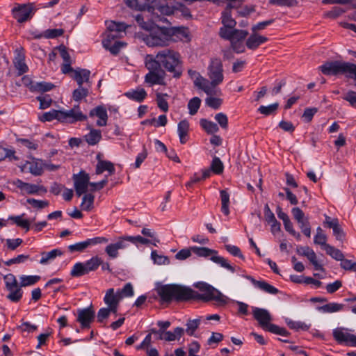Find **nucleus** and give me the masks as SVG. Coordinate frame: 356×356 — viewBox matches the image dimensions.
I'll return each mask as SVG.
<instances>
[{
  "instance_id": "f257e3e1",
  "label": "nucleus",
  "mask_w": 356,
  "mask_h": 356,
  "mask_svg": "<svg viewBox=\"0 0 356 356\" xmlns=\"http://www.w3.org/2000/svg\"><path fill=\"white\" fill-rule=\"evenodd\" d=\"M184 30L177 27L159 26L154 24L147 33H138V38L150 47H165L176 40L175 36L183 35Z\"/></svg>"
},
{
  "instance_id": "f03ea898",
  "label": "nucleus",
  "mask_w": 356,
  "mask_h": 356,
  "mask_svg": "<svg viewBox=\"0 0 356 356\" xmlns=\"http://www.w3.org/2000/svg\"><path fill=\"white\" fill-rule=\"evenodd\" d=\"M162 302H170L188 301L191 300L192 289L179 284H165L157 289Z\"/></svg>"
},
{
  "instance_id": "7ed1b4c3",
  "label": "nucleus",
  "mask_w": 356,
  "mask_h": 356,
  "mask_svg": "<svg viewBox=\"0 0 356 356\" xmlns=\"http://www.w3.org/2000/svg\"><path fill=\"white\" fill-rule=\"evenodd\" d=\"M87 115L83 114L80 110L79 105H74L72 108L67 111H62L58 110H51L46 112L40 117L42 122H50L54 119L61 122L74 123L76 122H82L87 120Z\"/></svg>"
},
{
  "instance_id": "20e7f679",
  "label": "nucleus",
  "mask_w": 356,
  "mask_h": 356,
  "mask_svg": "<svg viewBox=\"0 0 356 356\" xmlns=\"http://www.w3.org/2000/svg\"><path fill=\"white\" fill-rule=\"evenodd\" d=\"M156 58L167 71L173 74V77L179 78L181 76L182 66L179 52L170 49H165L158 52Z\"/></svg>"
},
{
  "instance_id": "39448f33",
  "label": "nucleus",
  "mask_w": 356,
  "mask_h": 356,
  "mask_svg": "<svg viewBox=\"0 0 356 356\" xmlns=\"http://www.w3.org/2000/svg\"><path fill=\"white\" fill-rule=\"evenodd\" d=\"M321 72L327 76L344 75L346 78L356 76V65L341 60L327 61L319 67Z\"/></svg>"
},
{
  "instance_id": "423d86ee",
  "label": "nucleus",
  "mask_w": 356,
  "mask_h": 356,
  "mask_svg": "<svg viewBox=\"0 0 356 356\" xmlns=\"http://www.w3.org/2000/svg\"><path fill=\"white\" fill-rule=\"evenodd\" d=\"M194 286L200 290L201 293L192 289L191 300H200L204 302L215 301L220 305L226 304L227 297L211 285L205 282H197Z\"/></svg>"
},
{
  "instance_id": "0eeeda50",
  "label": "nucleus",
  "mask_w": 356,
  "mask_h": 356,
  "mask_svg": "<svg viewBox=\"0 0 356 356\" xmlns=\"http://www.w3.org/2000/svg\"><path fill=\"white\" fill-rule=\"evenodd\" d=\"M126 4L138 10L154 12L157 10L163 15H170L173 13V8L168 6L166 0H150L148 3H140L138 0H124Z\"/></svg>"
},
{
  "instance_id": "6e6552de",
  "label": "nucleus",
  "mask_w": 356,
  "mask_h": 356,
  "mask_svg": "<svg viewBox=\"0 0 356 356\" xmlns=\"http://www.w3.org/2000/svg\"><path fill=\"white\" fill-rule=\"evenodd\" d=\"M191 250L193 253L199 257H207L211 256L210 259L219 264L221 267H223L232 273L235 272V268L231 266L224 257L218 256L216 250L210 249L207 247H191Z\"/></svg>"
},
{
  "instance_id": "1a4fd4ad",
  "label": "nucleus",
  "mask_w": 356,
  "mask_h": 356,
  "mask_svg": "<svg viewBox=\"0 0 356 356\" xmlns=\"http://www.w3.org/2000/svg\"><path fill=\"white\" fill-rule=\"evenodd\" d=\"M127 27L124 23L110 22L107 25L106 38L102 40L103 46H108L109 43L118 41L117 39L121 37V33L125 32Z\"/></svg>"
},
{
  "instance_id": "9d476101",
  "label": "nucleus",
  "mask_w": 356,
  "mask_h": 356,
  "mask_svg": "<svg viewBox=\"0 0 356 356\" xmlns=\"http://www.w3.org/2000/svg\"><path fill=\"white\" fill-rule=\"evenodd\" d=\"M208 76L211 84L218 86L223 81L222 63L219 58H213L208 67Z\"/></svg>"
},
{
  "instance_id": "9b49d317",
  "label": "nucleus",
  "mask_w": 356,
  "mask_h": 356,
  "mask_svg": "<svg viewBox=\"0 0 356 356\" xmlns=\"http://www.w3.org/2000/svg\"><path fill=\"white\" fill-rule=\"evenodd\" d=\"M13 17L19 23H24L32 18L34 15L33 3L17 5L12 10Z\"/></svg>"
},
{
  "instance_id": "f8f14e48",
  "label": "nucleus",
  "mask_w": 356,
  "mask_h": 356,
  "mask_svg": "<svg viewBox=\"0 0 356 356\" xmlns=\"http://www.w3.org/2000/svg\"><path fill=\"white\" fill-rule=\"evenodd\" d=\"M76 194L79 197L88 191L90 186V177L85 171H80L79 174L73 175Z\"/></svg>"
},
{
  "instance_id": "ddd939ff",
  "label": "nucleus",
  "mask_w": 356,
  "mask_h": 356,
  "mask_svg": "<svg viewBox=\"0 0 356 356\" xmlns=\"http://www.w3.org/2000/svg\"><path fill=\"white\" fill-rule=\"evenodd\" d=\"M220 38L222 39L232 41L243 42L247 38L249 33L245 30L232 29V30L226 29L225 28H220L218 33Z\"/></svg>"
},
{
  "instance_id": "4468645a",
  "label": "nucleus",
  "mask_w": 356,
  "mask_h": 356,
  "mask_svg": "<svg viewBox=\"0 0 356 356\" xmlns=\"http://www.w3.org/2000/svg\"><path fill=\"white\" fill-rule=\"evenodd\" d=\"M333 337L339 344L356 346V336L346 331L343 327H337L333 330Z\"/></svg>"
},
{
  "instance_id": "2eb2a0df",
  "label": "nucleus",
  "mask_w": 356,
  "mask_h": 356,
  "mask_svg": "<svg viewBox=\"0 0 356 356\" xmlns=\"http://www.w3.org/2000/svg\"><path fill=\"white\" fill-rule=\"evenodd\" d=\"M252 314L255 320H257L264 330H268L270 325H273L270 323L272 321V316L270 312L263 308L252 307Z\"/></svg>"
},
{
  "instance_id": "dca6fc26",
  "label": "nucleus",
  "mask_w": 356,
  "mask_h": 356,
  "mask_svg": "<svg viewBox=\"0 0 356 356\" xmlns=\"http://www.w3.org/2000/svg\"><path fill=\"white\" fill-rule=\"evenodd\" d=\"M95 316V312L91 307L82 309L78 311L77 321L80 323L81 328H89Z\"/></svg>"
},
{
  "instance_id": "f3484780",
  "label": "nucleus",
  "mask_w": 356,
  "mask_h": 356,
  "mask_svg": "<svg viewBox=\"0 0 356 356\" xmlns=\"http://www.w3.org/2000/svg\"><path fill=\"white\" fill-rule=\"evenodd\" d=\"M236 8V5L232 3H227L225 10L222 12L221 22L223 24L222 28L231 30L234 29L236 22L232 16V10Z\"/></svg>"
},
{
  "instance_id": "a211bd4d",
  "label": "nucleus",
  "mask_w": 356,
  "mask_h": 356,
  "mask_svg": "<svg viewBox=\"0 0 356 356\" xmlns=\"http://www.w3.org/2000/svg\"><path fill=\"white\" fill-rule=\"evenodd\" d=\"M325 224L327 225L329 228L332 229L333 235L335 236L336 239L341 243H343L345 239L346 234L340 227L338 219L332 218L331 217L325 215Z\"/></svg>"
},
{
  "instance_id": "6ab92c4d",
  "label": "nucleus",
  "mask_w": 356,
  "mask_h": 356,
  "mask_svg": "<svg viewBox=\"0 0 356 356\" xmlns=\"http://www.w3.org/2000/svg\"><path fill=\"white\" fill-rule=\"evenodd\" d=\"M128 243H126L124 239L122 237H119L118 240L113 243L108 244L105 248V252L111 259H115L118 257V250L120 249H125L128 246Z\"/></svg>"
},
{
  "instance_id": "aec40b11",
  "label": "nucleus",
  "mask_w": 356,
  "mask_h": 356,
  "mask_svg": "<svg viewBox=\"0 0 356 356\" xmlns=\"http://www.w3.org/2000/svg\"><path fill=\"white\" fill-rule=\"evenodd\" d=\"M246 278L249 280L255 287L265 291L266 293L273 295L279 293V290L277 288L264 280H257L250 275L247 276Z\"/></svg>"
},
{
  "instance_id": "412c9836",
  "label": "nucleus",
  "mask_w": 356,
  "mask_h": 356,
  "mask_svg": "<svg viewBox=\"0 0 356 356\" xmlns=\"http://www.w3.org/2000/svg\"><path fill=\"white\" fill-rule=\"evenodd\" d=\"M90 116H97L99 120L97 121V125L104 127L106 125L108 115L106 109L103 106H98L90 111Z\"/></svg>"
},
{
  "instance_id": "4be33fe9",
  "label": "nucleus",
  "mask_w": 356,
  "mask_h": 356,
  "mask_svg": "<svg viewBox=\"0 0 356 356\" xmlns=\"http://www.w3.org/2000/svg\"><path fill=\"white\" fill-rule=\"evenodd\" d=\"M166 74L164 70H160L159 72H151L146 74L145 81L152 85L159 84L165 85V76Z\"/></svg>"
},
{
  "instance_id": "5701e85b",
  "label": "nucleus",
  "mask_w": 356,
  "mask_h": 356,
  "mask_svg": "<svg viewBox=\"0 0 356 356\" xmlns=\"http://www.w3.org/2000/svg\"><path fill=\"white\" fill-rule=\"evenodd\" d=\"M60 56L63 59V63L61 66V71L63 74H67L73 71V68L71 67L72 61L71 57L67 51L65 46L61 45L58 48Z\"/></svg>"
},
{
  "instance_id": "b1692460",
  "label": "nucleus",
  "mask_w": 356,
  "mask_h": 356,
  "mask_svg": "<svg viewBox=\"0 0 356 356\" xmlns=\"http://www.w3.org/2000/svg\"><path fill=\"white\" fill-rule=\"evenodd\" d=\"M268 38L264 35H259L256 33H253L246 40V46L248 49L254 50L259 47V46L268 41Z\"/></svg>"
},
{
  "instance_id": "393cba45",
  "label": "nucleus",
  "mask_w": 356,
  "mask_h": 356,
  "mask_svg": "<svg viewBox=\"0 0 356 356\" xmlns=\"http://www.w3.org/2000/svg\"><path fill=\"white\" fill-rule=\"evenodd\" d=\"M73 72L72 78L76 81L79 86L83 85V82L88 83L90 79V72L86 69H76Z\"/></svg>"
},
{
  "instance_id": "a878e982",
  "label": "nucleus",
  "mask_w": 356,
  "mask_h": 356,
  "mask_svg": "<svg viewBox=\"0 0 356 356\" xmlns=\"http://www.w3.org/2000/svg\"><path fill=\"white\" fill-rule=\"evenodd\" d=\"M189 131V123L186 120L180 121L177 126V131L179 136L180 143L185 144L188 140V134Z\"/></svg>"
},
{
  "instance_id": "bb28decb",
  "label": "nucleus",
  "mask_w": 356,
  "mask_h": 356,
  "mask_svg": "<svg viewBox=\"0 0 356 356\" xmlns=\"http://www.w3.org/2000/svg\"><path fill=\"white\" fill-rule=\"evenodd\" d=\"M95 171L97 175H100L104 171H108L110 175H112L115 172V167L111 161L99 160L96 165Z\"/></svg>"
},
{
  "instance_id": "cd10ccee",
  "label": "nucleus",
  "mask_w": 356,
  "mask_h": 356,
  "mask_svg": "<svg viewBox=\"0 0 356 356\" xmlns=\"http://www.w3.org/2000/svg\"><path fill=\"white\" fill-rule=\"evenodd\" d=\"M121 300V296H120L118 292L117 291L116 293H115L114 289L113 288L107 290L104 298V301L106 305H119V302Z\"/></svg>"
},
{
  "instance_id": "c85d7f7f",
  "label": "nucleus",
  "mask_w": 356,
  "mask_h": 356,
  "mask_svg": "<svg viewBox=\"0 0 356 356\" xmlns=\"http://www.w3.org/2000/svg\"><path fill=\"white\" fill-rule=\"evenodd\" d=\"M102 139V132L100 130L90 129V132L85 136V140L90 145H97Z\"/></svg>"
},
{
  "instance_id": "c756f323",
  "label": "nucleus",
  "mask_w": 356,
  "mask_h": 356,
  "mask_svg": "<svg viewBox=\"0 0 356 356\" xmlns=\"http://www.w3.org/2000/svg\"><path fill=\"white\" fill-rule=\"evenodd\" d=\"M125 95L131 99L141 102L146 97L147 92L143 88H140L136 90L129 91L125 93Z\"/></svg>"
},
{
  "instance_id": "7c9ffc66",
  "label": "nucleus",
  "mask_w": 356,
  "mask_h": 356,
  "mask_svg": "<svg viewBox=\"0 0 356 356\" xmlns=\"http://www.w3.org/2000/svg\"><path fill=\"white\" fill-rule=\"evenodd\" d=\"M95 196L90 193L85 194L82 197L81 209L86 211H91L94 207Z\"/></svg>"
},
{
  "instance_id": "2f4dec72",
  "label": "nucleus",
  "mask_w": 356,
  "mask_h": 356,
  "mask_svg": "<svg viewBox=\"0 0 356 356\" xmlns=\"http://www.w3.org/2000/svg\"><path fill=\"white\" fill-rule=\"evenodd\" d=\"M200 125L202 129L209 134H213L219 131V128L213 122L207 120V119L200 120Z\"/></svg>"
},
{
  "instance_id": "473e14b6",
  "label": "nucleus",
  "mask_w": 356,
  "mask_h": 356,
  "mask_svg": "<svg viewBox=\"0 0 356 356\" xmlns=\"http://www.w3.org/2000/svg\"><path fill=\"white\" fill-rule=\"evenodd\" d=\"M344 305L343 304L337 303V302H331L326 304L325 305L321 306L318 307L319 311H321L325 313H333L339 312L343 309Z\"/></svg>"
},
{
  "instance_id": "72a5a7b5",
  "label": "nucleus",
  "mask_w": 356,
  "mask_h": 356,
  "mask_svg": "<svg viewBox=\"0 0 356 356\" xmlns=\"http://www.w3.org/2000/svg\"><path fill=\"white\" fill-rule=\"evenodd\" d=\"M41 254L42 258L40 263L41 264H46L49 261L54 259L56 257L62 255L63 252L58 249H54L48 252H43Z\"/></svg>"
},
{
  "instance_id": "f704fd0d",
  "label": "nucleus",
  "mask_w": 356,
  "mask_h": 356,
  "mask_svg": "<svg viewBox=\"0 0 356 356\" xmlns=\"http://www.w3.org/2000/svg\"><path fill=\"white\" fill-rule=\"evenodd\" d=\"M24 191L29 195H35L39 193H46L47 190L44 186L26 183Z\"/></svg>"
},
{
  "instance_id": "c9c22d12",
  "label": "nucleus",
  "mask_w": 356,
  "mask_h": 356,
  "mask_svg": "<svg viewBox=\"0 0 356 356\" xmlns=\"http://www.w3.org/2000/svg\"><path fill=\"white\" fill-rule=\"evenodd\" d=\"M89 273L84 263L78 262L75 264L71 270L70 275L72 277H78Z\"/></svg>"
},
{
  "instance_id": "e433bc0d",
  "label": "nucleus",
  "mask_w": 356,
  "mask_h": 356,
  "mask_svg": "<svg viewBox=\"0 0 356 356\" xmlns=\"http://www.w3.org/2000/svg\"><path fill=\"white\" fill-rule=\"evenodd\" d=\"M29 172L35 175L40 176L43 173V161H33L28 163Z\"/></svg>"
},
{
  "instance_id": "4c0bfd02",
  "label": "nucleus",
  "mask_w": 356,
  "mask_h": 356,
  "mask_svg": "<svg viewBox=\"0 0 356 356\" xmlns=\"http://www.w3.org/2000/svg\"><path fill=\"white\" fill-rule=\"evenodd\" d=\"M9 291V293L7 295V298L13 302H19L22 297L23 292L21 289V286H17V287H13V289H7Z\"/></svg>"
},
{
  "instance_id": "58836bf2",
  "label": "nucleus",
  "mask_w": 356,
  "mask_h": 356,
  "mask_svg": "<svg viewBox=\"0 0 356 356\" xmlns=\"http://www.w3.org/2000/svg\"><path fill=\"white\" fill-rule=\"evenodd\" d=\"M222 213L227 216L229 213V195L226 190H222L220 192Z\"/></svg>"
},
{
  "instance_id": "ea45409f",
  "label": "nucleus",
  "mask_w": 356,
  "mask_h": 356,
  "mask_svg": "<svg viewBox=\"0 0 356 356\" xmlns=\"http://www.w3.org/2000/svg\"><path fill=\"white\" fill-rule=\"evenodd\" d=\"M327 236L323 233L322 229L318 227L316 229V234L314 236V242L316 244L320 245L323 247V250H326V245H330L326 243Z\"/></svg>"
},
{
  "instance_id": "a19ab883",
  "label": "nucleus",
  "mask_w": 356,
  "mask_h": 356,
  "mask_svg": "<svg viewBox=\"0 0 356 356\" xmlns=\"http://www.w3.org/2000/svg\"><path fill=\"white\" fill-rule=\"evenodd\" d=\"M54 87L55 86L51 83L42 81L32 85L31 88L33 91L44 92L52 90Z\"/></svg>"
},
{
  "instance_id": "79ce46f5",
  "label": "nucleus",
  "mask_w": 356,
  "mask_h": 356,
  "mask_svg": "<svg viewBox=\"0 0 356 356\" xmlns=\"http://www.w3.org/2000/svg\"><path fill=\"white\" fill-rule=\"evenodd\" d=\"M40 280L38 275H22L20 277V286L24 287L33 285Z\"/></svg>"
},
{
  "instance_id": "37998d69",
  "label": "nucleus",
  "mask_w": 356,
  "mask_h": 356,
  "mask_svg": "<svg viewBox=\"0 0 356 356\" xmlns=\"http://www.w3.org/2000/svg\"><path fill=\"white\" fill-rule=\"evenodd\" d=\"M325 251L326 252L327 254L330 255L332 258L337 261H341L344 258V255L340 250L337 249L330 245H326V250Z\"/></svg>"
},
{
  "instance_id": "c03bdc74",
  "label": "nucleus",
  "mask_w": 356,
  "mask_h": 356,
  "mask_svg": "<svg viewBox=\"0 0 356 356\" xmlns=\"http://www.w3.org/2000/svg\"><path fill=\"white\" fill-rule=\"evenodd\" d=\"M88 272L95 271L102 264V260L98 256L92 257L90 260L84 263Z\"/></svg>"
},
{
  "instance_id": "a18cd8bd",
  "label": "nucleus",
  "mask_w": 356,
  "mask_h": 356,
  "mask_svg": "<svg viewBox=\"0 0 356 356\" xmlns=\"http://www.w3.org/2000/svg\"><path fill=\"white\" fill-rule=\"evenodd\" d=\"M217 86H214L211 84V81H209V80L204 79L197 86L199 88L204 90V92L207 94L208 95H211L214 94V88Z\"/></svg>"
},
{
  "instance_id": "49530a36",
  "label": "nucleus",
  "mask_w": 356,
  "mask_h": 356,
  "mask_svg": "<svg viewBox=\"0 0 356 356\" xmlns=\"http://www.w3.org/2000/svg\"><path fill=\"white\" fill-rule=\"evenodd\" d=\"M278 107H279V104L274 103V104L268 105V106H259V108H258V111L264 115H273L276 113Z\"/></svg>"
},
{
  "instance_id": "de8ad7c7",
  "label": "nucleus",
  "mask_w": 356,
  "mask_h": 356,
  "mask_svg": "<svg viewBox=\"0 0 356 356\" xmlns=\"http://www.w3.org/2000/svg\"><path fill=\"white\" fill-rule=\"evenodd\" d=\"M88 95V90L83 87V85L79 86L72 93V98L74 101L78 102L86 97Z\"/></svg>"
},
{
  "instance_id": "09e8293b",
  "label": "nucleus",
  "mask_w": 356,
  "mask_h": 356,
  "mask_svg": "<svg viewBox=\"0 0 356 356\" xmlns=\"http://www.w3.org/2000/svg\"><path fill=\"white\" fill-rule=\"evenodd\" d=\"M165 97H168L167 94L164 93H156V102L158 107L163 112L168 111V103L165 99Z\"/></svg>"
},
{
  "instance_id": "8fccbe9b",
  "label": "nucleus",
  "mask_w": 356,
  "mask_h": 356,
  "mask_svg": "<svg viewBox=\"0 0 356 356\" xmlns=\"http://www.w3.org/2000/svg\"><path fill=\"white\" fill-rule=\"evenodd\" d=\"M157 325L160 329L157 330L154 328H152L151 329V333L159 334L158 339L159 340H163V335L165 332V330L170 327V323L169 321H159Z\"/></svg>"
},
{
  "instance_id": "3c124183",
  "label": "nucleus",
  "mask_w": 356,
  "mask_h": 356,
  "mask_svg": "<svg viewBox=\"0 0 356 356\" xmlns=\"http://www.w3.org/2000/svg\"><path fill=\"white\" fill-rule=\"evenodd\" d=\"M14 65L16 69L19 70V75L23 74L28 70V67L24 63V59L20 55H19L17 57L15 58Z\"/></svg>"
},
{
  "instance_id": "603ef678",
  "label": "nucleus",
  "mask_w": 356,
  "mask_h": 356,
  "mask_svg": "<svg viewBox=\"0 0 356 356\" xmlns=\"http://www.w3.org/2000/svg\"><path fill=\"white\" fill-rule=\"evenodd\" d=\"M126 45V43L120 41H115L109 43L108 46H103L106 49L108 50L113 55H117L120 49Z\"/></svg>"
},
{
  "instance_id": "864d4df0",
  "label": "nucleus",
  "mask_w": 356,
  "mask_h": 356,
  "mask_svg": "<svg viewBox=\"0 0 356 356\" xmlns=\"http://www.w3.org/2000/svg\"><path fill=\"white\" fill-rule=\"evenodd\" d=\"M201 104V99L197 97L192 98L188 104V108L189 109V113L192 115L197 113L198 109L200 108Z\"/></svg>"
},
{
  "instance_id": "5fc2aeb1",
  "label": "nucleus",
  "mask_w": 356,
  "mask_h": 356,
  "mask_svg": "<svg viewBox=\"0 0 356 356\" xmlns=\"http://www.w3.org/2000/svg\"><path fill=\"white\" fill-rule=\"evenodd\" d=\"M123 239L126 241V243H128V242H131L134 244H136L138 243H140L141 244H149L151 243V241L142 237L141 236H122Z\"/></svg>"
},
{
  "instance_id": "6e6d98bb",
  "label": "nucleus",
  "mask_w": 356,
  "mask_h": 356,
  "mask_svg": "<svg viewBox=\"0 0 356 356\" xmlns=\"http://www.w3.org/2000/svg\"><path fill=\"white\" fill-rule=\"evenodd\" d=\"M135 19L138 24L144 30L148 31L154 24L152 22L148 20L145 21L144 17L142 14H138L135 16Z\"/></svg>"
},
{
  "instance_id": "4d7b16f0",
  "label": "nucleus",
  "mask_w": 356,
  "mask_h": 356,
  "mask_svg": "<svg viewBox=\"0 0 356 356\" xmlns=\"http://www.w3.org/2000/svg\"><path fill=\"white\" fill-rule=\"evenodd\" d=\"M8 219L13 220L17 226L25 229L26 232L30 229L29 221L22 219V216H10Z\"/></svg>"
},
{
  "instance_id": "13d9d810",
  "label": "nucleus",
  "mask_w": 356,
  "mask_h": 356,
  "mask_svg": "<svg viewBox=\"0 0 356 356\" xmlns=\"http://www.w3.org/2000/svg\"><path fill=\"white\" fill-rule=\"evenodd\" d=\"M223 164L218 157L215 156L211 164V170L216 174L220 175L223 172Z\"/></svg>"
},
{
  "instance_id": "bf43d9fd",
  "label": "nucleus",
  "mask_w": 356,
  "mask_h": 356,
  "mask_svg": "<svg viewBox=\"0 0 356 356\" xmlns=\"http://www.w3.org/2000/svg\"><path fill=\"white\" fill-rule=\"evenodd\" d=\"M146 67L149 70V72H159L160 70H163L161 67H162V64L161 62L159 61V59L156 58V56L155 57L154 59H152L151 60H149V62H147L146 63Z\"/></svg>"
},
{
  "instance_id": "052dcab7",
  "label": "nucleus",
  "mask_w": 356,
  "mask_h": 356,
  "mask_svg": "<svg viewBox=\"0 0 356 356\" xmlns=\"http://www.w3.org/2000/svg\"><path fill=\"white\" fill-rule=\"evenodd\" d=\"M237 13L241 17H247L250 13H254L255 11V6L254 5H245L241 7H237Z\"/></svg>"
},
{
  "instance_id": "680f3d73",
  "label": "nucleus",
  "mask_w": 356,
  "mask_h": 356,
  "mask_svg": "<svg viewBox=\"0 0 356 356\" xmlns=\"http://www.w3.org/2000/svg\"><path fill=\"white\" fill-rule=\"evenodd\" d=\"M301 229L302 232L307 237L311 236V227L307 218H305L302 220L297 222Z\"/></svg>"
},
{
  "instance_id": "e2e57ef3",
  "label": "nucleus",
  "mask_w": 356,
  "mask_h": 356,
  "mask_svg": "<svg viewBox=\"0 0 356 356\" xmlns=\"http://www.w3.org/2000/svg\"><path fill=\"white\" fill-rule=\"evenodd\" d=\"M28 204H31L33 208L41 209L47 207L49 204L47 200H38L34 198H29L26 200Z\"/></svg>"
},
{
  "instance_id": "0e129e2a",
  "label": "nucleus",
  "mask_w": 356,
  "mask_h": 356,
  "mask_svg": "<svg viewBox=\"0 0 356 356\" xmlns=\"http://www.w3.org/2000/svg\"><path fill=\"white\" fill-rule=\"evenodd\" d=\"M118 294L121 296V299L124 297H131L134 296V289L131 283H127L124 287L118 291Z\"/></svg>"
},
{
  "instance_id": "69168bd1",
  "label": "nucleus",
  "mask_w": 356,
  "mask_h": 356,
  "mask_svg": "<svg viewBox=\"0 0 356 356\" xmlns=\"http://www.w3.org/2000/svg\"><path fill=\"white\" fill-rule=\"evenodd\" d=\"M64 30L62 29H47L43 33L44 38H56L63 35Z\"/></svg>"
},
{
  "instance_id": "338daca9",
  "label": "nucleus",
  "mask_w": 356,
  "mask_h": 356,
  "mask_svg": "<svg viewBox=\"0 0 356 356\" xmlns=\"http://www.w3.org/2000/svg\"><path fill=\"white\" fill-rule=\"evenodd\" d=\"M4 281L7 289H13V287L19 286L16 277L14 275L10 273L4 276Z\"/></svg>"
},
{
  "instance_id": "774afa93",
  "label": "nucleus",
  "mask_w": 356,
  "mask_h": 356,
  "mask_svg": "<svg viewBox=\"0 0 356 356\" xmlns=\"http://www.w3.org/2000/svg\"><path fill=\"white\" fill-rule=\"evenodd\" d=\"M340 266L346 270L356 272V262L353 261L352 260L343 258L341 261Z\"/></svg>"
}]
</instances>
